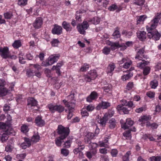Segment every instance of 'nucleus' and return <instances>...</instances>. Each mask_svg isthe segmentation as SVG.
I'll list each match as a JSON object with an SVG mask.
<instances>
[{
    "label": "nucleus",
    "mask_w": 161,
    "mask_h": 161,
    "mask_svg": "<svg viewBox=\"0 0 161 161\" xmlns=\"http://www.w3.org/2000/svg\"><path fill=\"white\" fill-rule=\"evenodd\" d=\"M59 54H54L50 56L48 58V61L46 63L44 62V64L43 63V65L44 66H47L49 65H51L57 61L60 57Z\"/></svg>",
    "instance_id": "nucleus-4"
},
{
    "label": "nucleus",
    "mask_w": 161,
    "mask_h": 161,
    "mask_svg": "<svg viewBox=\"0 0 161 161\" xmlns=\"http://www.w3.org/2000/svg\"><path fill=\"white\" fill-rule=\"evenodd\" d=\"M9 90L6 88H0V97H3L7 95L9 93Z\"/></svg>",
    "instance_id": "nucleus-23"
},
{
    "label": "nucleus",
    "mask_w": 161,
    "mask_h": 161,
    "mask_svg": "<svg viewBox=\"0 0 161 161\" xmlns=\"http://www.w3.org/2000/svg\"><path fill=\"white\" fill-rule=\"evenodd\" d=\"M151 161H161V156H152L150 158Z\"/></svg>",
    "instance_id": "nucleus-45"
},
{
    "label": "nucleus",
    "mask_w": 161,
    "mask_h": 161,
    "mask_svg": "<svg viewBox=\"0 0 161 161\" xmlns=\"http://www.w3.org/2000/svg\"><path fill=\"white\" fill-rule=\"evenodd\" d=\"M117 29L115 30L113 33V36L114 39H117L120 37V34L119 30H118V28H116Z\"/></svg>",
    "instance_id": "nucleus-37"
},
{
    "label": "nucleus",
    "mask_w": 161,
    "mask_h": 161,
    "mask_svg": "<svg viewBox=\"0 0 161 161\" xmlns=\"http://www.w3.org/2000/svg\"><path fill=\"white\" fill-rule=\"evenodd\" d=\"M161 110V107L159 105H157L156 106L155 109V114L158 113Z\"/></svg>",
    "instance_id": "nucleus-64"
},
{
    "label": "nucleus",
    "mask_w": 161,
    "mask_h": 161,
    "mask_svg": "<svg viewBox=\"0 0 161 161\" xmlns=\"http://www.w3.org/2000/svg\"><path fill=\"white\" fill-rule=\"evenodd\" d=\"M64 139H63L61 137L59 136V137L57 138L55 140V144L58 146H61L62 143L63 142V140Z\"/></svg>",
    "instance_id": "nucleus-36"
},
{
    "label": "nucleus",
    "mask_w": 161,
    "mask_h": 161,
    "mask_svg": "<svg viewBox=\"0 0 161 161\" xmlns=\"http://www.w3.org/2000/svg\"><path fill=\"white\" fill-rule=\"evenodd\" d=\"M145 0H133V4L138 6H142L144 4Z\"/></svg>",
    "instance_id": "nucleus-35"
},
{
    "label": "nucleus",
    "mask_w": 161,
    "mask_h": 161,
    "mask_svg": "<svg viewBox=\"0 0 161 161\" xmlns=\"http://www.w3.org/2000/svg\"><path fill=\"white\" fill-rule=\"evenodd\" d=\"M59 42L58 40L54 39L51 42V43L52 46L55 47L58 46Z\"/></svg>",
    "instance_id": "nucleus-58"
},
{
    "label": "nucleus",
    "mask_w": 161,
    "mask_h": 161,
    "mask_svg": "<svg viewBox=\"0 0 161 161\" xmlns=\"http://www.w3.org/2000/svg\"><path fill=\"white\" fill-rule=\"evenodd\" d=\"M37 104V101L33 98L31 97L28 99V105L31 107L36 106Z\"/></svg>",
    "instance_id": "nucleus-21"
},
{
    "label": "nucleus",
    "mask_w": 161,
    "mask_h": 161,
    "mask_svg": "<svg viewBox=\"0 0 161 161\" xmlns=\"http://www.w3.org/2000/svg\"><path fill=\"white\" fill-rule=\"evenodd\" d=\"M70 130L68 127H64L62 125L58 126V132L60 135V137L63 139H65L69 135Z\"/></svg>",
    "instance_id": "nucleus-2"
},
{
    "label": "nucleus",
    "mask_w": 161,
    "mask_h": 161,
    "mask_svg": "<svg viewBox=\"0 0 161 161\" xmlns=\"http://www.w3.org/2000/svg\"><path fill=\"white\" fill-rule=\"evenodd\" d=\"M158 82L156 80H154L151 81L150 83V85L152 88L155 89L158 86Z\"/></svg>",
    "instance_id": "nucleus-41"
},
{
    "label": "nucleus",
    "mask_w": 161,
    "mask_h": 161,
    "mask_svg": "<svg viewBox=\"0 0 161 161\" xmlns=\"http://www.w3.org/2000/svg\"><path fill=\"white\" fill-rule=\"evenodd\" d=\"M42 24V18L39 17L37 18L33 23V26L35 29L40 28Z\"/></svg>",
    "instance_id": "nucleus-11"
},
{
    "label": "nucleus",
    "mask_w": 161,
    "mask_h": 161,
    "mask_svg": "<svg viewBox=\"0 0 161 161\" xmlns=\"http://www.w3.org/2000/svg\"><path fill=\"white\" fill-rule=\"evenodd\" d=\"M97 150L96 149H93L89 151L86 152V156L89 159H91L93 156L95 155L97 153Z\"/></svg>",
    "instance_id": "nucleus-25"
},
{
    "label": "nucleus",
    "mask_w": 161,
    "mask_h": 161,
    "mask_svg": "<svg viewBox=\"0 0 161 161\" xmlns=\"http://www.w3.org/2000/svg\"><path fill=\"white\" fill-rule=\"evenodd\" d=\"M108 9L110 11H114L116 10L117 11H119L120 9L116 4H113L110 6Z\"/></svg>",
    "instance_id": "nucleus-31"
},
{
    "label": "nucleus",
    "mask_w": 161,
    "mask_h": 161,
    "mask_svg": "<svg viewBox=\"0 0 161 161\" xmlns=\"http://www.w3.org/2000/svg\"><path fill=\"white\" fill-rule=\"evenodd\" d=\"M110 103L108 102L102 101L97 107V108L99 109L101 108L103 109H106L110 106Z\"/></svg>",
    "instance_id": "nucleus-17"
},
{
    "label": "nucleus",
    "mask_w": 161,
    "mask_h": 161,
    "mask_svg": "<svg viewBox=\"0 0 161 161\" xmlns=\"http://www.w3.org/2000/svg\"><path fill=\"white\" fill-rule=\"evenodd\" d=\"M100 159L101 161H109L108 156L107 155H101Z\"/></svg>",
    "instance_id": "nucleus-56"
},
{
    "label": "nucleus",
    "mask_w": 161,
    "mask_h": 161,
    "mask_svg": "<svg viewBox=\"0 0 161 161\" xmlns=\"http://www.w3.org/2000/svg\"><path fill=\"white\" fill-rule=\"evenodd\" d=\"M21 132L25 133L28 131V127L27 125H24L21 127Z\"/></svg>",
    "instance_id": "nucleus-48"
},
{
    "label": "nucleus",
    "mask_w": 161,
    "mask_h": 161,
    "mask_svg": "<svg viewBox=\"0 0 161 161\" xmlns=\"http://www.w3.org/2000/svg\"><path fill=\"white\" fill-rule=\"evenodd\" d=\"M89 68V65L86 64H84L83 66L80 68V70L82 72L86 71Z\"/></svg>",
    "instance_id": "nucleus-55"
},
{
    "label": "nucleus",
    "mask_w": 161,
    "mask_h": 161,
    "mask_svg": "<svg viewBox=\"0 0 161 161\" xmlns=\"http://www.w3.org/2000/svg\"><path fill=\"white\" fill-rule=\"evenodd\" d=\"M10 125L3 122H0V130H4L5 131H8Z\"/></svg>",
    "instance_id": "nucleus-22"
},
{
    "label": "nucleus",
    "mask_w": 161,
    "mask_h": 161,
    "mask_svg": "<svg viewBox=\"0 0 161 161\" xmlns=\"http://www.w3.org/2000/svg\"><path fill=\"white\" fill-rule=\"evenodd\" d=\"M21 45V43L19 40L15 41L12 44V46L15 48H18Z\"/></svg>",
    "instance_id": "nucleus-38"
},
{
    "label": "nucleus",
    "mask_w": 161,
    "mask_h": 161,
    "mask_svg": "<svg viewBox=\"0 0 161 161\" xmlns=\"http://www.w3.org/2000/svg\"><path fill=\"white\" fill-rule=\"evenodd\" d=\"M9 133L8 131H5L4 133H3L1 136V141L2 142H5L7 141L8 137V134Z\"/></svg>",
    "instance_id": "nucleus-30"
},
{
    "label": "nucleus",
    "mask_w": 161,
    "mask_h": 161,
    "mask_svg": "<svg viewBox=\"0 0 161 161\" xmlns=\"http://www.w3.org/2000/svg\"><path fill=\"white\" fill-rule=\"evenodd\" d=\"M147 30L148 32L147 36L150 39L152 38L155 40H159L160 35L155 29H150L147 28Z\"/></svg>",
    "instance_id": "nucleus-1"
},
{
    "label": "nucleus",
    "mask_w": 161,
    "mask_h": 161,
    "mask_svg": "<svg viewBox=\"0 0 161 161\" xmlns=\"http://www.w3.org/2000/svg\"><path fill=\"white\" fill-rule=\"evenodd\" d=\"M94 136V135L92 133H89L85 136L84 138L85 142L87 144H91V139H92Z\"/></svg>",
    "instance_id": "nucleus-15"
},
{
    "label": "nucleus",
    "mask_w": 161,
    "mask_h": 161,
    "mask_svg": "<svg viewBox=\"0 0 161 161\" xmlns=\"http://www.w3.org/2000/svg\"><path fill=\"white\" fill-rule=\"evenodd\" d=\"M151 119V117L149 115H144L142 116L138 121H148Z\"/></svg>",
    "instance_id": "nucleus-33"
},
{
    "label": "nucleus",
    "mask_w": 161,
    "mask_h": 161,
    "mask_svg": "<svg viewBox=\"0 0 161 161\" xmlns=\"http://www.w3.org/2000/svg\"><path fill=\"white\" fill-rule=\"evenodd\" d=\"M24 140L25 142L22 143L21 145V147L23 149H25L31 145V141L29 139L25 138Z\"/></svg>",
    "instance_id": "nucleus-18"
},
{
    "label": "nucleus",
    "mask_w": 161,
    "mask_h": 161,
    "mask_svg": "<svg viewBox=\"0 0 161 161\" xmlns=\"http://www.w3.org/2000/svg\"><path fill=\"white\" fill-rule=\"evenodd\" d=\"M116 109L117 111L120 113L123 112L125 114H128L130 111L131 108L124 107L121 105H118Z\"/></svg>",
    "instance_id": "nucleus-9"
},
{
    "label": "nucleus",
    "mask_w": 161,
    "mask_h": 161,
    "mask_svg": "<svg viewBox=\"0 0 161 161\" xmlns=\"http://www.w3.org/2000/svg\"><path fill=\"white\" fill-rule=\"evenodd\" d=\"M132 62L131 61H129L126 62L123 65V67L125 69H127L129 68Z\"/></svg>",
    "instance_id": "nucleus-59"
},
{
    "label": "nucleus",
    "mask_w": 161,
    "mask_h": 161,
    "mask_svg": "<svg viewBox=\"0 0 161 161\" xmlns=\"http://www.w3.org/2000/svg\"><path fill=\"white\" fill-rule=\"evenodd\" d=\"M62 27L60 26L55 25L53 29L52 32L53 34L59 35L62 33Z\"/></svg>",
    "instance_id": "nucleus-12"
},
{
    "label": "nucleus",
    "mask_w": 161,
    "mask_h": 161,
    "mask_svg": "<svg viewBox=\"0 0 161 161\" xmlns=\"http://www.w3.org/2000/svg\"><path fill=\"white\" fill-rule=\"evenodd\" d=\"M150 68L149 67H147L144 68L143 69V74L144 75H147L149 73Z\"/></svg>",
    "instance_id": "nucleus-52"
},
{
    "label": "nucleus",
    "mask_w": 161,
    "mask_h": 161,
    "mask_svg": "<svg viewBox=\"0 0 161 161\" xmlns=\"http://www.w3.org/2000/svg\"><path fill=\"white\" fill-rule=\"evenodd\" d=\"M5 19H10L13 16L12 12L8 11L4 13L3 14Z\"/></svg>",
    "instance_id": "nucleus-28"
},
{
    "label": "nucleus",
    "mask_w": 161,
    "mask_h": 161,
    "mask_svg": "<svg viewBox=\"0 0 161 161\" xmlns=\"http://www.w3.org/2000/svg\"><path fill=\"white\" fill-rule=\"evenodd\" d=\"M127 104L126 106H128L129 108H130L131 109V108H134L135 107L134 104L131 101H128L127 103Z\"/></svg>",
    "instance_id": "nucleus-61"
},
{
    "label": "nucleus",
    "mask_w": 161,
    "mask_h": 161,
    "mask_svg": "<svg viewBox=\"0 0 161 161\" xmlns=\"http://www.w3.org/2000/svg\"><path fill=\"white\" fill-rule=\"evenodd\" d=\"M28 0H18V4L20 6H25L27 4Z\"/></svg>",
    "instance_id": "nucleus-53"
},
{
    "label": "nucleus",
    "mask_w": 161,
    "mask_h": 161,
    "mask_svg": "<svg viewBox=\"0 0 161 161\" xmlns=\"http://www.w3.org/2000/svg\"><path fill=\"white\" fill-rule=\"evenodd\" d=\"M145 53L146 52L144 48H141L138 50L135 57V58L139 60H142L143 58L147 59L148 58V57L145 55Z\"/></svg>",
    "instance_id": "nucleus-5"
},
{
    "label": "nucleus",
    "mask_w": 161,
    "mask_h": 161,
    "mask_svg": "<svg viewBox=\"0 0 161 161\" xmlns=\"http://www.w3.org/2000/svg\"><path fill=\"white\" fill-rule=\"evenodd\" d=\"M110 51V48L107 47H105L103 50V53L105 55L108 54Z\"/></svg>",
    "instance_id": "nucleus-46"
},
{
    "label": "nucleus",
    "mask_w": 161,
    "mask_h": 161,
    "mask_svg": "<svg viewBox=\"0 0 161 161\" xmlns=\"http://www.w3.org/2000/svg\"><path fill=\"white\" fill-rule=\"evenodd\" d=\"M138 38L142 41L145 40L146 38V32L144 31H140L137 33Z\"/></svg>",
    "instance_id": "nucleus-19"
},
{
    "label": "nucleus",
    "mask_w": 161,
    "mask_h": 161,
    "mask_svg": "<svg viewBox=\"0 0 161 161\" xmlns=\"http://www.w3.org/2000/svg\"><path fill=\"white\" fill-rule=\"evenodd\" d=\"M47 107L52 112H54L55 111H56L57 105H54L50 104L47 105Z\"/></svg>",
    "instance_id": "nucleus-40"
},
{
    "label": "nucleus",
    "mask_w": 161,
    "mask_h": 161,
    "mask_svg": "<svg viewBox=\"0 0 161 161\" xmlns=\"http://www.w3.org/2000/svg\"><path fill=\"white\" fill-rule=\"evenodd\" d=\"M63 27L67 31H70L72 30L70 25L69 23L65 21H64L62 24Z\"/></svg>",
    "instance_id": "nucleus-24"
},
{
    "label": "nucleus",
    "mask_w": 161,
    "mask_h": 161,
    "mask_svg": "<svg viewBox=\"0 0 161 161\" xmlns=\"http://www.w3.org/2000/svg\"><path fill=\"white\" fill-rule=\"evenodd\" d=\"M122 34L123 35H124L127 37H129V36L132 35V32H127L126 31H122Z\"/></svg>",
    "instance_id": "nucleus-57"
},
{
    "label": "nucleus",
    "mask_w": 161,
    "mask_h": 161,
    "mask_svg": "<svg viewBox=\"0 0 161 161\" xmlns=\"http://www.w3.org/2000/svg\"><path fill=\"white\" fill-rule=\"evenodd\" d=\"M63 63L61 61L58 63L56 66H53L52 68L53 70H56V73L58 74V75H60L61 72L60 71V68L63 65Z\"/></svg>",
    "instance_id": "nucleus-16"
},
{
    "label": "nucleus",
    "mask_w": 161,
    "mask_h": 161,
    "mask_svg": "<svg viewBox=\"0 0 161 161\" xmlns=\"http://www.w3.org/2000/svg\"><path fill=\"white\" fill-rule=\"evenodd\" d=\"M81 114L82 116H88L89 115L88 113L87 112L85 109L83 108L81 110Z\"/></svg>",
    "instance_id": "nucleus-60"
},
{
    "label": "nucleus",
    "mask_w": 161,
    "mask_h": 161,
    "mask_svg": "<svg viewBox=\"0 0 161 161\" xmlns=\"http://www.w3.org/2000/svg\"><path fill=\"white\" fill-rule=\"evenodd\" d=\"M114 114V112L113 111H109L108 113L104 115L101 121H107L108 118L112 116Z\"/></svg>",
    "instance_id": "nucleus-20"
},
{
    "label": "nucleus",
    "mask_w": 161,
    "mask_h": 161,
    "mask_svg": "<svg viewBox=\"0 0 161 161\" xmlns=\"http://www.w3.org/2000/svg\"><path fill=\"white\" fill-rule=\"evenodd\" d=\"M146 126L147 127H151L155 129L157 127L158 125L156 123H153L151 124L149 121H147Z\"/></svg>",
    "instance_id": "nucleus-42"
},
{
    "label": "nucleus",
    "mask_w": 161,
    "mask_h": 161,
    "mask_svg": "<svg viewBox=\"0 0 161 161\" xmlns=\"http://www.w3.org/2000/svg\"><path fill=\"white\" fill-rule=\"evenodd\" d=\"M100 21V19L99 18L97 17H95L89 20L88 22L92 24L97 25L99 23Z\"/></svg>",
    "instance_id": "nucleus-27"
},
{
    "label": "nucleus",
    "mask_w": 161,
    "mask_h": 161,
    "mask_svg": "<svg viewBox=\"0 0 161 161\" xmlns=\"http://www.w3.org/2000/svg\"><path fill=\"white\" fill-rule=\"evenodd\" d=\"M134 87V84L132 82H129L128 83L126 86V88L129 90H130L132 89V88Z\"/></svg>",
    "instance_id": "nucleus-54"
},
{
    "label": "nucleus",
    "mask_w": 161,
    "mask_h": 161,
    "mask_svg": "<svg viewBox=\"0 0 161 161\" xmlns=\"http://www.w3.org/2000/svg\"><path fill=\"white\" fill-rule=\"evenodd\" d=\"M34 72L31 69H29L27 71L26 74L29 77H30L34 75Z\"/></svg>",
    "instance_id": "nucleus-63"
},
{
    "label": "nucleus",
    "mask_w": 161,
    "mask_h": 161,
    "mask_svg": "<svg viewBox=\"0 0 161 161\" xmlns=\"http://www.w3.org/2000/svg\"><path fill=\"white\" fill-rule=\"evenodd\" d=\"M0 53L2 57L5 59L8 58H15L16 56L14 55L11 56L8 48L7 47H0Z\"/></svg>",
    "instance_id": "nucleus-3"
},
{
    "label": "nucleus",
    "mask_w": 161,
    "mask_h": 161,
    "mask_svg": "<svg viewBox=\"0 0 161 161\" xmlns=\"http://www.w3.org/2000/svg\"><path fill=\"white\" fill-rule=\"evenodd\" d=\"M142 62L137 64V67L141 69L143 68L146 65H147L149 63L148 61H146L142 59Z\"/></svg>",
    "instance_id": "nucleus-26"
},
{
    "label": "nucleus",
    "mask_w": 161,
    "mask_h": 161,
    "mask_svg": "<svg viewBox=\"0 0 161 161\" xmlns=\"http://www.w3.org/2000/svg\"><path fill=\"white\" fill-rule=\"evenodd\" d=\"M89 25L86 21H84L80 25H79L77 26L78 31L81 34H85V30H86L89 27Z\"/></svg>",
    "instance_id": "nucleus-6"
},
{
    "label": "nucleus",
    "mask_w": 161,
    "mask_h": 161,
    "mask_svg": "<svg viewBox=\"0 0 161 161\" xmlns=\"http://www.w3.org/2000/svg\"><path fill=\"white\" fill-rule=\"evenodd\" d=\"M130 154V151L127 152L123 158V161H129V156Z\"/></svg>",
    "instance_id": "nucleus-44"
},
{
    "label": "nucleus",
    "mask_w": 161,
    "mask_h": 161,
    "mask_svg": "<svg viewBox=\"0 0 161 161\" xmlns=\"http://www.w3.org/2000/svg\"><path fill=\"white\" fill-rule=\"evenodd\" d=\"M56 111L58 112L59 113L62 112L64 110V107L61 105H57Z\"/></svg>",
    "instance_id": "nucleus-51"
},
{
    "label": "nucleus",
    "mask_w": 161,
    "mask_h": 161,
    "mask_svg": "<svg viewBox=\"0 0 161 161\" xmlns=\"http://www.w3.org/2000/svg\"><path fill=\"white\" fill-rule=\"evenodd\" d=\"M98 97V94L96 92L93 91L86 98V101L89 102H92L93 100H96Z\"/></svg>",
    "instance_id": "nucleus-10"
},
{
    "label": "nucleus",
    "mask_w": 161,
    "mask_h": 161,
    "mask_svg": "<svg viewBox=\"0 0 161 161\" xmlns=\"http://www.w3.org/2000/svg\"><path fill=\"white\" fill-rule=\"evenodd\" d=\"M132 75L131 74H128L125 75H124L121 77V79L123 80H126L129 79Z\"/></svg>",
    "instance_id": "nucleus-47"
},
{
    "label": "nucleus",
    "mask_w": 161,
    "mask_h": 161,
    "mask_svg": "<svg viewBox=\"0 0 161 161\" xmlns=\"http://www.w3.org/2000/svg\"><path fill=\"white\" fill-rule=\"evenodd\" d=\"M75 105V104H74L72 103H70L68 102L65 105L66 107L68 108L69 111L72 110L74 108Z\"/></svg>",
    "instance_id": "nucleus-43"
},
{
    "label": "nucleus",
    "mask_w": 161,
    "mask_h": 161,
    "mask_svg": "<svg viewBox=\"0 0 161 161\" xmlns=\"http://www.w3.org/2000/svg\"><path fill=\"white\" fill-rule=\"evenodd\" d=\"M108 45L111 47V49L112 50H114L119 47H121V50H124L126 48V47L124 44L120 45L118 42H110Z\"/></svg>",
    "instance_id": "nucleus-7"
},
{
    "label": "nucleus",
    "mask_w": 161,
    "mask_h": 161,
    "mask_svg": "<svg viewBox=\"0 0 161 161\" xmlns=\"http://www.w3.org/2000/svg\"><path fill=\"white\" fill-rule=\"evenodd\" d=\"M123 135L124 136L127 137L128 139H130L131 137L130 131V130L126 131L123 133Z\"/></svg>",
    "instance_id": "nucleus-50"
},
{
    "label": "nucleus",
    "mask_w": 161,
    "mask_h": 161,
    "mask_svg": "<svg viewBox=\"0 0 161 161\" xmlns=\"http://www.w3.org/2000/svg\"><path fill=\"white\" fill-rule=\"evenodd\" d=\"M115 68V65L114 63H111L109 64L106 70L107 73L109 75L111 76Z\"/></svg>",
    "instance_id": "nucleus-13"
},
{
    "label": "nucleus",
    "mask_w": 161,
    "mask_h": 161,
    "mask_svg": "<svg viewBox=\"0 0 161 161\" xmlns=\"http://www.w3.org/2000/svg\"><path fill=\"white\" fill-rule=\"evenodd\" d=\"M76 143L77 145V147L80 148V149H84L85 146L83 143L80 140L77 139L76 140Z\"/></svg>",
    "instance_id": "nucleus-34"
},
{
    "label": "nucleus",
    "mask_w": 161,
    "mask_h": 161,
    "mask_svg": "<svg viewBox=\"0 0 161 161\" xmlns=\"http://www.w3.org/2000/svg\"><path fill=\"white\" fill-rule=\"evenodd\" d=\"M147 18L145 15H143L138 17L137 18V24H138L141 22H143Z\"/></svg>",
    "instance_id": "nucleus-39"
},
{
    "label": "nucleus",
    "mask_w": 161,
    "mask_h": 161,
    "mask_svg": "<svg viewBox=\"0 0 161 161\" xmlns=\"http://www.w3.org/2000/svg\"><path fill=\"white\" fill-rule=\"evenodd\" d=\"M161 13H157L153 20L151 21V25L150 27L148 28L150 29H155L157 26L158 21L161 18Z\"/></svg>",
    "instance_id": "nucleus-8"
},
{
    "label": "nucleus",
    "mask_w": 161,
    "mask_h": 161,
    "mask_svg": "<svg viewBox=\"0 0 161 161\" xmlns=\"http://www.w3.org/2000/svg\"><path fill=\"white\" fill-rule=\"evenodd\" d=\"M88 74L89 75L90 77L92 78V80L94 79L97 76L96 72L95 70H92L90 71Z\"/></svg>",
    "instance_id": "nucleus-32"
},
{
    "label": "nucleus",
    "mask_w": 161,
    "mask_h": 161,
    "mask_svg": "<svg viewBox=\"0 0 161 161\" xmlns=\"http://www.w3.org/2000/svg\"><path fill=\"white\" fill-rule=\"evenodd\" d=\"M40 136L38 134H35L32 136L31 141L33 142H37L40 140Z\"/></svg>",
    "instance_id": "nucleus-29"
},
{
    "label": "nucleus",
    "mask_w": 161,
    "mask_h": 161,
    "mask_svg": "<svg viewBox=\"0 0 161 161\" xmlns=\"http://www.w3.org/2000/svg\"><path fill=\"white\" fill-rule=\"evenodd\" d=\"M26 156V154L24 153L23 154H18L17 155L16 157V158L18 159H24L25 158Z\"/></svg>",
    "instance_id": "nucleus-62"
},
{
    "label": "nucleus",
    "mask_w": 161,
    "mask_h": 161,
    "mask_svg": "<svg viewBox=\"0 0 161 161\" xmlns=\"http://www.w3.org/2000/svg\"><path fill=\"white\" fill-rule=\"evenodd\" d=\"M133 122L134 121H120L121 128L125 130L128 129L133 125Z\"/></svg>",
    "instance_id": "nucleus-14"
},
{
    "label": "nucleus",
    "mask_w": 161,
    "mask_h": 161,
    "mask_svg": "<svg viewBox=\"0 0 161 161\" xmlns=\"http://www.w3.org/2000/svg\"><path fill=\"white\" fill-rule=\"evenodd\" d=\"M61 153L64 156L66 157L68 155L69 152V151L67 149L62 148L61 149Z\"/></svg>",
    "instance_id": "nucleus-49"
}]
</instances>
